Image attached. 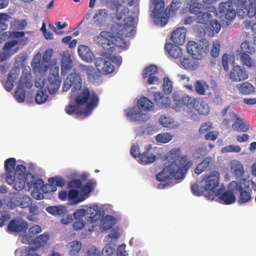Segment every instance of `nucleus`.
<instances>
[{
    "mask_svg": "<svg viewBox=\"0 0 256 256\" xmlns=\"http://www.w3.org/2000/svg\"><path fill=\"white\" fill-rule=\"evenodd\" d=\"M72 87V92H76L75 102L78 106H86L83 113L86 116L90 114L98 104L99 97L94 90H90L86 86L82 88V82L80 75L76 72H71L64 80L63 84V91L67 92Z\"/></svg>",
    "mask_w": 256,
    "mask_h": 256,
    "instance_id": "1",
    "label": "nucleus"
},
{
    "mask_svg": "<svg viewBox=\"0 0 256 256\" xmlns=\"http://www.w3.org/2000/svg\"><path fill=\"white\" fill-rule=\"evenodd\" d=\"M236 13L242 18L256 16V0H228L220 3L217 15L226 22L234 20Z\"/></svg>",
    "mask_w": 256,
    "mask_h": 256,
    "instance_id": "2",
    "label": "nucleus"
},
{
    "mask_svg": "<svg viewBox=\"0 0 256 256\" xmlns=\"http://www.w3.org/2000/svg\"><path fill=\"white\" fill-rule=\"evenodd\" d=\"M192 162L188 160L186 156L182 157L178 163L172 162L166 166L156 176V180L159 182H168L172 178L179 180L184 178L188 170L192 166Z\"/></svg>",
    "mask_w": 256,
    "mask_h": 256,
    "instance_id": "3",
    "label": "nucleus"
},
{
    "mask_svg": "<svg viewBox=\"0 0 256 256\" xmlns=\"http://www.w3.org/2000/svg\"><path fill=\"white\" fill-rule=\"evenodd\" d=\"M153 102L145 96L140 98L137 102L136 106L124 110L127 118L132 122H146L149 118L148 114L143 113L142 110H150L153 106Z\"/></svg>",
    "mask_w": 256,
    "mask_h": 256,
    "instance_id": "4",
    "label": "nucleus"
},
{
    "mask_svg": "<svg viewBox=\"0 0 256 256\" xmlns=\"http://www.w3.org/2000/svg\"><path fill=\"white\" fill-rule=\"evenodd\" d=\"M154 5L152 15L154 18V22L161 26H165L170 16V11L172 13L176 12L178 7L176 3L172 0L170 5V8H166L164 10V2L162 0H150Z\"/></svg>",
    "mask_w": 256,
    "mask_h": 256,
    "instance_id": "5",
    "label": "nucleus"
},
{
    "mask_svg": "<svg viewBox=\"0 0 256 256\" xmlns=\"http://www.w3.org/2000/svg\"><path fill=\"white\" fill-rule=\"evenodd\" d=\"M54 53L52 48L47 49L43 54L42 60L40 52H38L33 58L31 66L34 72L44 74L48 70V62L50 61Z\"/></svg>",
    "mask_w": 256,
    "mask_h": 256,
    "instance_id": "6",
    "label": "nucleus"
},
{
    "mask_svg": "<svg viewBox=\"0 0 256 256\" xmlns=\"http://www.w3.org/2000/svg\"><path fill=\"white\" fill-rule=\"evenodd\" d=\"M220 173L214 170L210 174H206L202 179L200 182L202 186H204V188L212 194V198L214 196H220L222 191V188H217L219 186Z\"/></svg>",
    "mask_w": 256,
    "mask_h": 256,
    "instance_id": "7",
    "label": "nucleus"
},
{
    "mask_svg": "<svg viewBox=\"0 0 256 256\" xmlns=\"http://www.w3.org/2000/svg\"><path fill=\"white\" fill-rule=\"evenodd\" d=\"M16 160L14 158H9L4 162L6 180L10 184H14V188L17 190H22L24 188L23 184L18 186V182L16 178L14 166Z\"/></svg>",
    "mask_w": 256,
    "mask_h": 256,
    "instance_id": "8",
    "label": "nucleus"
},
{
    "mask_svg": "<svg viewBox=\"0 0 256 256\" xmlns=\"http://www.w3.org/2000/svg\"><path fill=\"white\" fill-rule=\"evenodd\" d=\"M32 86V76L30 73L21 76L15 92V98L18 102H22L25 99L26 92L24 88H30Z\"/></svg>",
    "mask_w": 256,
    "mask_h": 256,
    "instance_id": "9",
    "label": "nucleus"
},
{
    "mask_svg": "<svg viewBox=\"0 0 256 256\" xmlns=\"http://www.w3.org/2000/svg\"><path fill=\"white\" fill-rule=\"evenodd\" d=\"M59 70L58 66H54L50 68L46 88L51 94H55L60 86L61 80L60 78Z\"/></svg>",
    "mask_w": 256,
    "mask_h": 256,
    "instance_id": "10",
    "label": "nucleus"
},
{
    "mask_svg": "<svg viewBox=\"0 0 256 256\" xmlns=\"http://www.w3.org/2000/svg\"><path fill=\"white\" fill-rule=\"evenodd\" d=\"M32 200L30 197L19 192L14 193L11 198L10 206L11 209L17 206L21 208L28 207L32 204Z\"/></svg>",
    "mask_w": 256,
    "mask_h": 256,
    "instance_id": "11",
    "label": "nucleus"
},
{
    "mask_svg": "<svg viewBox=\"0 0 256 256\" xmlns=\"http://www.w3.org/2000/svg\"><path fill=\"white\" fill-rule=\"evenodd\" d=\"M113 35L114 34L110 32L102 31L98 36L94 37V40L100 45L104 50L110 52L112 48L110 46L112 42Z\"/></svg>",
    "mask_w": 256,
    "mask_h": 256,
    "instance_id": "12",
    "label": "nucleus"
},
{
    "mask_svg": "<svg viewBox=\"0 0 256 256\" xmlns=\"http://www.w3.org/2000/svg\"><path fill=\"white\" fill-rule=\"evenodd\" d=\"M30 238H28L27 236H22L21 238V242L23 244H28L34 246L36 248H38L46 244L49 239V235L48 234H42L34 239Z\"/></svg>",
    "mask_w": 256,
    "mask_h": 256,
    "instance_id": "13",
    "label": "nucleus"
},
{
    "mask_svg": "<svg viewBox=\"0 0 256 256\" xmlns=\"http://www.w3.org/2000/svg\"><path fill=\"white\" fill-rule=\"evenodd\" d=\"M230 78L233 82H239L248 79V74L246 70L239 65L233 66L230 74Z\"/></svg>",
    "mask_w": 256,
    "mask_h": 256,
    "instance_id": "14",
    "label": "nucleus"
},
{
    "mask_svg": "<svg viewBox=\"0 0 256 256\" xmlns=\"http://www.w3.org/2000/svg\"><path fill=\"white\" fill-rule=\"evenodd\" d=\"M154 151L152 144L147 145L144 148V150L142 152L140 158V162L144 165H148L154 162L156 160V156Z\"/></svg>",
    "mask_w": 256,
    "mask_h": 256,
    "instance_id": "15",
    "label": "nucleus"
},
{
    "mask_svg": "<svg viewBox=\"0 0 256 256\" xmlns=\"http://www.w3.org/2000/svg\"><path fill=\"white\" fill-rule=\"evenodd\" d=\"M198 98L191 96L187 94H184L180 98L178 97L177 98L176 97L174 101L176 102V104L177 105V106H175V110L176 111L178 110V106H185L190 109H192L193 108H194V104L198 102Z\"/></svg>",
    "mask_w": 256,
    "mask_h": 256,
    "instance_id": "16",
    "label": "nucleus"
},
{
    "mask_svg": "<svg viewBox=\"0 0 256 256\" xmlns=\"http://www.w3.org/2000/svg\"><path fill=\"white\" fill-rule=\"evenodd\" d=\"M94 64L98 70L104 74L112 73L114 69V66L110 60H106L102 58H96Z\"/></svg>",
    "mask_w": 256,
    "mask_h": 256,
    "instance_id": "17",
    "label": "nucleus"
},
{
    "mask_svg": "<svg viewBox=\"0 0 256 256\" xmlns=\"http://www.w3.org/2000/svg\"><path fill=\"white\" fill-rule=\"evenodd\" d=\"M80 68L83 72L87 74L88 81L94 84H99L100 82L101 73L92 66L81 65Z\"/></svg>",
    "mask_w": 256,
    "mask_h": 256,
    "instance_id": "18",
    "label": "nucleus"
},
{
    "mask_svg": "<svg viewBox=\"0 0 256 256\" xmlns=\"http://www.w3.org/2000/svg\"><path fill=\"white\" fill-rule=\"evenodd\" d=\"M79 195V191L75 189H70L68 192L66 190H62L59 192L58 198L62 200H68L70 201H73L74 204H78L79 202L85 200V198H78Z\"/></svg>",
    "mask_w": 256,
    "mask_h": 256,
    "instance_id": "19",
    "label": "nucleus"
},
{
    "mask_svg": "<svg viewBox=\"0 0 256 256\" xmlns=\"http://www.w3.org/2000/svg\"><path fill=\"white\" fill-rule=\"evenodd\" d=\"M230 118L236 121L232 124V128L236 132H246L249 130V127L246 122L240 118L234 112L230 113Z\"/></svg>",
    "mask_w": 256,
    "mask_h": 256,
    "instance_id": "20",
    "label": "nucleus"
},
{
    "mask_svg": "<svg viewBox=\"0 0 256 256\" xmlns=\"http://www.w3.org/2000/svg\"><path fill=\"white\" fill-rule=\"evenodd\" d=\"M26 222L20 219L12 220L8 226V229L11 232H25L28 229Z\"/></svg>",
    "mask_w": 256,
    "mask_h": 256,
    "instance_id": "21",
    "label": "nucleus"
},
{
    "mask_svg": "<svg viewBox=\"0 0 256 256\" xmlns=\"http://www.w3.org/2000/svg\"><path fill=\"white\" fill-rule=\"evenodd\" d=\"M72 62L70 54L64 52L62 54L61 60V74L65 75L70 72L72 69Z\"/></svg>",
    "mask_w": 256,
    "mask_h": 256,
    "instance_id": "22",
    "label": "nucleus"
},
{
    "mask_svg": "<svg viewBox=\"0 0 256 256\" xmlns=\"http://www.w3.org/2000/svg\"><path fill=\"white\" fill-rule=\"evenodd\" d=\"M25 183H27L28 186L30 188L33 187L36 190H40L42 188L44 182L41 178L35 179L34 176L30 174L26 175V178H24V180H22V182H20L18 184V186L22 184L24 186Z\"/></svg>",
    "mask_w": 256,
    "mask_h": 256,
    "instance_id": "23",
    "label": "nucleus"
},
{
    "mask_svg": "<svg viewBox=\"0 0 256 256\" xmlns=\"http://www.w3.org/2000/svg\"><path fill=\"white\" fill-rule=\"evenodd\" d=\"M186 29L184 27L178 28L172 32L170 39L176 44L182 45L185 42Z\"/></svg>",
    "mask_w": 256,
    "mask_h": 256,
    "instance_id": "24",
    "label": "nucleus"
},
{
    "mask_svg": "<svg viewBox=\"0 0 256 256\" xmlns=\"http://www.w3.org/2000/svg\"><path fill=\"white\" fill-rule=\"evenodd\" d=\"M164 49L168 53V55L172 58L177 59L182 56V50L176 44L171 43H166L165 44Z\"/></svg>",
    "mask_w": 256,
    "mask_h": 256,
    "instance_id": "25",
    "label": "nucleus"
},
{
    "mask_svg": "<svg viewBox=\"0 0 256 256\" xmlns=\"http://www.w3.org/2000/svg\"><path fill=\"white\" fill-rule=\"evenodd\" d=\"M78 52L79 56L84 61L88 62H92L94 55L88 46L83 44L79 46Z\"/></svg>",
    "mask_w": 256,
    "mask_h": 256,
    "instance_id": "26",
    "label": "nucleus"
},
{
    "mask_svg": "<svg viewBox=\"0 0 256 256\" xmlns=\"http://www.w3.org/2000/svg\"><path fill=\"white\" fill-rule=\"evenodd\" d=\"M154 101L156 105L160 108H164L170 107V99L166 97L160 92H155L154 94Z\"/></svg>",
    "mask_w": 256,
    "mask_h": 256,
    "instance_id": "27",
    "label": "nucleus"
},
{
    "mask_svg": "<svg viewBox=\"0 0 256 256\" xmlns=\"http://www.w3.org/2000/svg\"><path fill=\"white\" fill-rule=\"evenodd\" d=\"M199 58H200L193 56L188 58L184 57L182 60L180 62V63L184 69L193 70L198 68Z\"/></svg>",
    "mask_w": 256,
    "mask_h": 256,
    "instance_id": "28",
    "label": "nucleus"
},
{
    "mask_svg": "<svg viewBox=\"0 0 256 256\" xmlns=\"http://www.w3.org/2000/svg\"><path fill=\"white\" fill-rule=\"evenodd\" d=\"M48 184H46V188L48 189L46 192H55L57 190V186H62L64 184V180L60 177H52L48 180Z\"/></svg>",
    "mask_w": 256,
    "mask_h": 256,
    "instance_id": "29",
    "label": "nucleus"
},
{
    "mask_svg": "<svg viewBox=\"0 0 256 256\" xmlns=\"http://www.w3.org/2000/svg\"><path fill=\"white\" fill-rule=\"evenodd\" d=\"M108 14L105 9H99L97 10L93 17L94 22L98 26H103L105 24Z\"/></svg>",
    "mask_w": 256,
    "mask_h": 256,
    "instance_id": "30",
    "label": "nucleus"
},
{
    "mask_svg": "<svg viewBox=\"0 0 256 256\" xmlns=\"http://www.w3.org/2000/svg\"><path fill=\"white\" fill-rule=\"evenodd\" d=\"M212 158L210 156L205 158L202 162L197 165L194 169V172L200 174L208 170L212 164Z\"/></svg>",
    "mask_w": 256,
    "mask_h": 256,
    "instance_id": "31",
    "label": "nucleus"
},
{
    "mask_svg": "<svg viewBox=\"0 0 256 256\" xmlns=\"http://www.w3.org/2000/svg\"><path fill=\"white\" fill-rule=\"evenodd\" d=\"M239 60L243 66L248 68H254L256 66L255 60L248 54L240 52L238 54Z\"/></svg>",
    "mask_w": 256,
    "mask_h": 256,
    "instance_id": "32",
    "label": "nucleus"
},
{
    "mask_svg": "<svg viewBox=\"0 0 256 256\" xmlns=\"http://www.w3.org/2000/svg\"><path fill=\"white\" fill-rule=\"evenodd\" d=\"M234 182L236 184L238 190L240 192V196L238 200V202L240 204H243L250 201L252 200V190H248L244 189L240 185L238 186V183L235 182Z\"/></svg>",
    "mask_w": 256,
    "mask_h": 256,
    "instance_id": "33",
    "label": "nucleus"
},
{
    "mask_svg": "<svg viewBox=\"0 0 256 256\" xmlns=\"http://www.w3.org/2000/svg\"><path fill=\"white\" fill-rule=\"evenodd\" d=\"M192 110L197 112L200 114L206 116L210 113V108L208 105L198 98V102L194 104Z\"/></svg>",
    "mask_w": 256,
    "mask_h": 256,
    "instance_id": "34",
    "label": "nucleus"
},
{
    "mask_svg": "<svg viewBox=\"0 0 256 256\" xmlns=\"http://www.w3.org/2000/svg\"><path fill=\"white\" fill-rule=\"evenodd\" d=\"M200 50V48L198 43L194 41H190L188 42L186 50L191 56L196 58L201 57Z\"/></svg>",
    "mask_w": 256,
    "mask_h": 256,
    "instance_id": "35",
    "label": "nucleus"
},
{
    "mask_svg": "<svg viewBox=\"0 0 256 256\" xmlns=\"http://www.w3.org/2000/svg\"><path fill=\"white\" fill-rule=\"evenodd\" d=\"M220 199L226 204H230L236 200V197L234 192L231 190H227L222 193L219 197Z\"/></svg>",
    "mask_w": 256,
    "mask_h": 256,
    "instance_id": "36",
    "label": "nucleus"
},
{
    "mask_svg": "<svg viewBox=\"0 0 256 256\" xmlns=\"http://www.w3.org/2000/svg\"><path fill=\"white\" fill-rule=\"evenodd\" d=\"M135 20L134 18L130 16H128L125 17L124 19V26L123 29L126 30L127 31V33H125L124 34L126 36H129V33H130L133 30L132 27L134 24Z\"/></svg>",
    "mask_w": 256,
    "mask_h": 256,
    "instance_id": "37",
    "label": "nucleus"
},
{
    "mask_svg": "<svg viewBox=\"0 0 256 256\" xmlns=\"http://www.w3.org/2000/svg\"><path fill=\"white\" fill-rule=\"evenodd\" d=\"M240 92L244 95L250 94L254 92V86L250 82H244L238 87Z\"/></svg>",
    "mask_w": 256,
    "mask_h": 256,
    "instance_id": "38",
    "label": "nucleus"
},
{
    "mask_svg": "<svg viewBox=\"0 0 256 256\" xmlns=\"http://www.w3.org/2000/svg\"><path fill=\"white\" fill-rule=\"evenodd\" d=\"M82 244L80 242L74 240L68 244V253L70 255L74 256L79 252L82 248Z\"/></svg>",
    "mask_w": 256,
    "mask_h": 256,
    "instance_id": "39",
    "label": "nucleus"
},
{
    "mask_svg": "<svg viewBox=\"0 0 256 256\" xmlns=\"http://www.w3.org/2000/svg\"><path fill=\"white\" fill-rule=\"evenodd\" d=\"M126 46V42L123 38L119 36H115L114 34L112 38V42H111L110 46L112 48V51H110V52H112L115 50L116 47L120 48H125Z\"/></svg>",
    "mask_w": 256,
    "mask_h": 256,
    "instance_id": "40",
    "label": "nucleus"
},
{
    "mask_svg": "<svg viewBox=\"0 0 256 256\" xmlns=\"http://www.w3.org/2000/svg\"><path fill=\"white\" fill-rule=\"evenodd\" d=\"M46 210L54 216H61L65 212L66 208L62 206H50L46 208Z\"/></svg>",
    "mask_w": 256,
    "mask_h": 256,
    "instance_id": "41",
    "label": "nucleus"
},
{
    "mask_svg": "<svg viewBox=\"0 0 256 256\" xmlns=\"http://www.w3.org/2000/svg\"><path fill=\"white\" fill-rule=\"evenodd\" d=\"M212 17V15L210 13L203 10L196 18L198 23L207 24L210 23Z\"/></svg>",
    "mask_w": 256,
    "mask_h": 256,
    "instance_id": "42",
    "label": "nucleus"
},
{
    "mask_svg": "<svg viewBox=\"0 0 256 256\" xmlns=\"http://www.w3.org/2000/svg\"><path fill=\"white\" fill-rule=\"evenodd\" d=\"M116 223V220L112 216H106L102 224L104 230H108Z\"/></svg>",
    "mask_w": 256,
    "mask_h": 256,
    "instance_id": "43",
    "label": "nucleus"
},
{
    "mask_svg": "<svg viewBox=\"0 0 256 256\" xmlns=\"http://www.w3.org/2000/svg\"><path fill=\"white\" fill-rule=\"evenodd\" d=\"M191 190L192 194L196 196L202 195L206 191L204 188V186H202L200 182H195L192 184Z\"/></svg>",
    "mask_w": 256,
    "mask_h": 256,
    "instance_id": "44",
    "label": "nucleus"
},
{
    "mask_svg": "<svg viewBox=\"0 0 256 256\" xmlns=\"http://www.w3.org/2000/svg\"><path fill=\"white\" fill-rule=\"evenodd\" d=\"M194 87L197 94L200 96L205 94L207 86L204 82L197 80L194 84Z\"/></svg>",
    "mask_w": 256,
    "mask_h": 256,
    "instance_id": "45",
    "label": "nucleus"
},
{
    "mask_svg": "<svg viewBox=\"0 0 256 256\" xmlns=\"http://www.w3.org/2000/svg\"><path fill=\"white\" fill-rule=\"evenodd\" d=\"M158 72V68L154 64H151L145 68L142 72V76L146 78L148 76H154Z\"/></svg>",
    "mask_w": 256,
    "mask_h": 256,
    "instance_id": "46",
    "label": "nucleus"
},
{
    "mask_svg": "<svg viewBox=\"0 0 256 256\" xmlns=\"http://www.w3.org/2000/svg\"><path fill=\"white\" fill-rule=\"evenodd\" d=\"M98 206L96 205H94L90 206L88 210V214H90L88 218L90 219L91 223L95 222L98 218L97 216L98 214Z\"/></svg>",
    "mask_w": 256,
    "mask_h": 256,
    "instance_id": "47",
    "label": "nucleus"
},
{
    "mask_svg": "<svg viewBox=\"0 0 256 256\" xmlns=\"http://www.w3.org/2000/svg\"><path fill=\"white\" fill-rule=\"evenodd\" d=\"M48 98V96L46 91L40 90L36 92L35 96V101L38 104H42L45 102Z\"/></svg>",
    "mask_w": 256,
    "mask_h": 256,
    "instance_id": "48",
    "label": "nucleus"
},
{
    "mask_svg": "<svg viewBox=\"0 0 256 256\" xmlns=\"http://www.w3.org/2000/svg\"><path fill=\"white\" fill-rule=\"evenodd\" d=\"M181 154V150L179 148H174L171 150L170 153L167 156L169 158V160H174L173 162H176L178 163V160L182 157H180Z\"/></svg>",
    "mask_w": 256,
    "mask_h": 256,
    "instance_id": "49",
    "label": "nucleus"
},
{
    "mask_svg": "<svg viewBox=\"0 0 256 256\" xmlns=\"http://www.w3.org/2000/svg\"><path fill=\"white\" fill-rule=\"evenodd\" d=\"M190 13L196 14L197 17L204 10V6L200 3H193L190 6Z\"/></svg>",
    "mask_w": 256,
    "mask_h": 256,
    "instance_id": "50",
    "label": "nucleus"
},
{
    "mask_svg": "<svg viewBox=\"0 0 256 256\" xmlns=\"http://www.w3.org/2000/svg\"><path fill=\"white\" fill-rule=\"evenodd\" d=\"M29 214L27 218L30 221H36L37 220V215L38 214V206H29Z\"/></svg>",
    "mask_w": 256,
    "mask_h": 256,
    "instance_id": "51",
    "label": "nucleus"
},
{
    "mask_svg": "<svg viewBox=\"0 0 256 256\" xmlns=\"http://www.w3.org/2000/svg\"><path fill=\"white\" fill-rule=\"evenodd\" d=\"M42 232L41 227L38 225H34L31 228L28 230V232L27 234H24V236H28V238H31L30 239H34L35 238V236L38 233Z\"/></svg>",
    "mask_w": 256,
    "mask_h": 256,
    "instance_id": "52",
    "label": "nucleus"
},
{
    "mask_svg": "<svg viewBox=\"0 0 256 256\" xmlns=\"http://www.w3.org/2000/svg\"><path fill=\"white\" fill-rule=\"evenodd\" d=\"M172 138V136L168 133H162L158 134L156 138L157 142L162 143L169 142Z\"/></svg>",
    "mask_w": 256,
    "mask_h": 256,
    "instance_id": "53",
    "label": "nucleus"
},
{
    "mask_svg": "<svg viewBox=\"0 0 256 256\" xmlns=\"http://www.w3.org/2000/svg\"><path fill=\"white\" fill-rule=\"evenodd\" d=\"M160 124L164 127L171 128L172 127L173 121L169 117H166L165 116H161L158 120Z\"/></svg>",
    "mask_w": 256,
    "mask_h": 256,
    "instance_id": "54",
    "label": "nucleus"
},
{
    "mask_svg": "<svg viewBox=\"0 0 256 256\" xmlns=\"http://www.w3.org/2000/svg\"><path fill=\"white\" fill-rule=\"evenodd\" d=\"M163 90L166 94H170L172 90V82L168 77H165L163 80Z\"/></svg>",
    "mask_w": 256,
    "mask_h": 256,
    "instance_id": "55",
    "label": "nucleus"
},
{
    "mask_svg": "<svg viewBox=\"0 0 256 256\" xmlns=\"http://www.w3.org/2000/svg\"><path fill=\"white\" fill-rule=\"evenodd\" d=\"M220 46V44L218 40H215L214 41L210 51V54L212 56L216 58L218 56Z\"/></svg>",
    "mask_w": 256,
    "mask_h": 256,
    "instance_id": "56",
    "label": "nucleus"
},
{
    "mask_svg": "<svg viewBox=\"0 0 256 256\" xmlns=\"http://www.w3.org/2000/svg\"><path fill=\"white\" fill-rule=\"evenodd\" d=\"M198 46L200 48V54L202 53H207L209 51V43L208 41L205 39L200 40L199 42Z\"/></svg>",
    "mask_w": 256,
    "mask_h": 256,
    "instance_id": "57",
    "label": "nucleus"
},
{
    "mask_svg": "<svg viewBox=\"0 0 256 256\" xmlns=\"http://www.w3.org/2000/svg\"><path fill=\"white\" fill-rule=\"evenodd\" d=\"M236 163H237L236 165L234 166H232L231 169L233 170L234 174L236 176L241 177L244 174L243 166L238 161Z\"/></svg>",
    "mask_w": 256,
    "mask_h": 256,
    "instance_id": "58",
    "label": "nucleus"
},
{
    "mask_svg": "<svg viewBox=\"0 0 256 256\" xmlns=\"http://www.w3.org/2000/svg\"><path fill=\"white\" fill-rule=\"evenodd\" d=\"M82 184L80 180L78 179H74L71 180L68 182V186L69 188L75 189L80 188L82 187Z\"/></svg>",
    "mask_w": 256,
    "mask_h": 256,
    "instance_id": "59",
    "label": "nucleus"
},
{
    "mask_svg": "<svg viewBox=\"0 0 256 256\" xmlns=\"http://www.w3.org/2000/svg\"><path fill=\"white\" fill-rule=\"evenodd\" d=\"M241 150L240 148L238 146L232 144L222 148V151L223 152H239Z\"/></svg>",
    "mask_w": 256,
    "mask_h": 256,
    "instance_id": "60",
    "label": "nucleus"
},
{
    "mask_svg": "<svg viewBox=\"0 0 256 256\" xmlns=\"http://www.w3.org/2000/svg\"><path fill=\"white\" fill-rule=\"evenodd\" d=\"M86 211L84 208L76 210L73 214V216L75 220H82L85 216Z\"/></svg>",
    "mask_w": 256,
    "mask_h": 256,
    "instance_id": "61",
    "label": "nucleus"
},
{
    "mask_svg": "<svg viewBox=\"0 0 256 256\" xmlns=\"http://www.w3.org/2000/svg\"><path fill=\"white\" fill-rule=\"evenodd\" d=\"M20 72V70L17 68H12L9 72L8 78L14 82L18 78Z\"/></svg>",
    "mask_w": 256,
    "mask_h": 256,
    "instance_id": "62",
    "label": "nucleus"
},
{
    "mask_svg": "<svg viewBox=\"0 0 256 256\" xmlns=\"http://www.w3.org/2000/svg\"><path fill=\"white\" fill-rule=\"evenodd\" d=\"M206 154V148H198L193 153V156L194 158H200L204 156Z\"/></svg>",
    "mask_w": 256,
    "mask_h": 256,
    "instance_id": "63",
    "label": "nucleus"
},
{
    "mask_svg": "<svg viewBox=\"0 0 256 256\" xmlns=\"http://www.w3.org/2000/svg\"><path fill=\"white\" fill-rule=\"evenodd\" d=\"M208 24L211 26L212 30L214 31L216 33L218 34L220 32L221 25L217 20H212Z\"/></svg>",
    "mask_w": 256,
    "mask_h": 256,
    "instance_id": "64",
    "label": "nucleus"
}]
</instances>
